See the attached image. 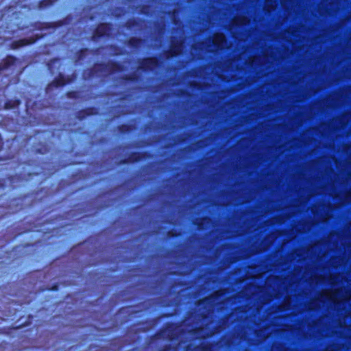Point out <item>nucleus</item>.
Returning a JSON list of instances; mask_svg holds the SVG:
<instances>
[{"instance_id":"nucleus-1","label":"nucleus","mask_w":351,"mask_h":351,"mask_svg":"<svg viewBox=\"0 0 351 351\" xmlns=\"http://www.w3.org/2000/svg\"><path fill=\"white\" fill-rule=\"evenodd\" d=\"M125 288H141V289L172 290L180 288L181 290H254L257 292V312H258V351H263V287H125Z\"/></svg>"},{"instance_id":"nucleus-2","label":"nucleus","mask_w":351,"mask_h":351,"mask_svg":"<svg viewBox=\"0 0 351 351\" xmlns=\"http://www.w3.org/2000/svg\"><path fill=\"white\" fill-rule=\"evenodd\" d=\"M178 327L179 325L178 323L167 322L162 328L151 337V339L158 340L160 339H167L169 341H175L178 337Z\"/></svg>"},{"instance_id":"nucleus-3","label":"nucleus","mask_w":351,"mask_h":351,"mask_svg":"<svg viewBox=\"0 0 351 351\" xmlns=\"http://www.w3.org/2000/svg\"><path fill=\"white\" fill-rule=\"evenodd\" d=\"M350 290L351 287H265V300L270 291H314V290ZM266 302L265 301V305Z\"/></svg>"},{"instance_id":"nucleus-4","label":"nucleus","mask_w":351,"mask_h":351,"mask_svg":"<svg viewBox=\"0 0 351 351\" xmlns=\"http://www.w3.org/2000/svg\"><path fill=\"white\" fill-rule=\"evenodd\" d=\"M209 43H212L214 49L211 51H218L228 48V44L226 36L223 34L217 33L213 37L208 38Z\"/></svg>"},{"instance_id":"nucleus-5","label":"nucleus","mask_w":351,"mask_h":351,"mask_svg":"<svg viewBox=\"0 0 351 351\" xmlns=\"http://www.w3.org/2000/svg\"><path fill=\"white\" fill-rule=\"evenodd\" d=\"M213 350V345L211 343H202L199 346H196L195 347H193L191 344H189L186 346L185 350L186 351H194V350H198V351H212Z\"/></svg>"},{"instance_id":"nucleus-6","label":"nucleus","mask_w":351,"mask_h":351,"mask_svg":"<svg viewBox=\"0 0 351 351\" xmlns=\"http://www.w3.org/2000/svg\"><path fill=\"white\" fill-rule=\"evenodd\" d=\"M109 26L108 24H101L97 28L93 38L95 39L96 37H100L105 35H108Z\"/></svg>"},{"instance_id":"nucleus-7","label":"nucleus","mask_w":351,"mask_h":351,"mask_svg":"<svg viewBox=\"0 0 351 351\" xmlns=\"http://www.w3.org/2000/svg\"><path fill=\"white\" fill-rule=\"evenodd\" d=\"M15 59L14 58L10 57L5 63V66H3V68L0 67V73H4V71L8 69L9 66L12 65Z\"/></svg>"},{"instance_id":"nucleus-8","label":"nucleus","mask_w":351,"mask_h":351,"mask_svg":"<svg viewBox=\"0 0 351 351\" xmlns=\"http://www.w3.org/2000/svg\"><path fill=\"white\" fill-rule=\"evenodd\" d=\"M233 22L236 25H245L247 23V20L245 18L236 17L234 19Z\"/></svg>"},{"instance_id":"nucleus-9","label":"nucleus","mask_w":351,"mask_h":351,"mask_svg":"<svg viewBox=\"0 0 351 351\" xmlns=\"http://www.w3.org/2000/svg\"><path fill=\"white\" fill-rule=\"evenodd\" d=\"M40 290L42 291H57L59 289L60 287H39Z\"/></svg>"},{"instance_id":"nucleus-10","label":"nucleus","mask_w":351,"mask_h":351,"mask_svg":"<svg viewBox=\"0 0 351 351\" xmlns=\"http://www.w3.org/2000/svg\"><path fill=\"white\" fill-rule=\"evenodd\" d=\"M182 51V43L178 45L172 49V55H177Z\"/></svg>"},{"instance_id":"nucleus-11","label":"nucleus","mask_w":351,"mask_h":351,"mask_svg":"<svg viewBox=\"0 0 351 351\" xmlns=\"http://www.w3.org/2000/svg\"><path fill=\"white\" fill-rule=\"evenodd\" d=\"M172 347L171 344H166L159 349L158 351H171Z\"/></svg>"},{"instance_id":"nucleus-12","label":"nucleus","mask_w":351,"mask_h":351,"mask_svg":"<svg viewBox=\"0 0 351 351\" xmlns=\"http://www.w3.org/2000/svg\"><path fill=\"white\" fill-rule=\"evenodd\" d=\"M19 104H20L19 101H15L14 104L13 106H10V104L6 103V104H5V108H7V109L12 108H14L15 106H18L19 105Z\"/></svg>"},{"instance_id":"nucleus-13","label":"nucleus","mask_w":351,"mask_h":351,"mask_svg":"<svg viewBox=\"0 0 351 351\" xmlns=\"http://www.w3.org/2000/svg\"><path fill=\"white\" fill-rule=\"evenodd\" d=\"M208 300V298H205L201 300H199L197 302L198 305L204 304Z\"/></svg>"},{"instance_id":"nucleus-14","label":"nucleus","mask_w":351,"mask_h":351,"mask_svg":"<svg viewBox=\"0 0 351 351\" xmlns=\"http://www.w3.org/2000/svg\"><path fill=\"white\" fill-rule=\"evenodd\" d=\"M52 84H55V86H62V85H64V82H60L57 81V82H53L52 83Z\"/></svg>"},{"instance_id":"nucleus-15","label":"nucleus","mask_w":351,"mask_h":351,"mask_svg":"<svg viewBox=\"0 0 351 351\" xmlns=\"http://www.w3.org/2000/svg\"><path fill=\"white\" fill-rule=\"evenodd\" d=\"M202 330H203V328H201V327H197V328H195V329H194V332H195V333H199V332H202Z\"/></svg>"},{"instance_id":"nucleus-16","label":"nucleus","mask_w":351,"mask_h":351,"mask_svg":"<svg viewBox=\"0 0 351 351\" xmlns=\"http://www.w3.org/2000/svg\"><path fill=\"white\" fill-rule=\"evenodd\" d=\"M147 61L152 63V64H154V65L156 64V63H157V61L155 59H149Z\"/></svg>"},{"instance_id":"nucleus-17","label":"nucleus","mask_w":351,"mask_h":351,"mask_svg":"<svg viewBox=\"0 0 351 351\" xmlns=\"http://www.w3.org/2000/svg\"><path fill=\"white\" fill-rule=\"evenodd\" d=\"M206 43H209V44H213L212 43H209V42L208 41V39L206 40ZM213 47V45H210V47ZM213 49H214V47H213ZM211 50H212V49H208V51H212Z\"/></svg>"},{"instance_id":"nucleus-18","label":"nucleus","mask_w":351,"mask_h":351,"mask_svg":"<svg viewBox=\"0 0 351 351\" xmlns=\"http://www.w3.org/2000/svg\"><path fill=\"white\" fill-rule=\"evenodd\" d=\"M265 314L267 313V309L265 308L264 310ZM266 319V315H265V320ZM266 330V324L265 323V330Z\"/></svg>"},{"instance_id":"nucleus-19","label":"nucleus","mask_w":351,"mask_h":351,"mask_svg":"<svg viewBox=\"0 0 351 351\" xmlns=\"http://www.w3.org/2000/svg\"><path fill=\"white\" fill-rule=\"evenodd\" d=\"M334 283H337V282H335V281L332 282V284H334Z\"/></svg>"},{"instance_id":"nucleus-20","label":"nucleus","mask_w":351,"mask_h":351,"mask_svg":"<svg viewBox=\"0 0 351 351\" xmlns=\"http://www.w3.org/2000/svg\"><path fill=\"white\" fill-rule=\"evenodd\" d=\"M265 351H267L266 346H265Z\"/></svg>"}]
</instances>
